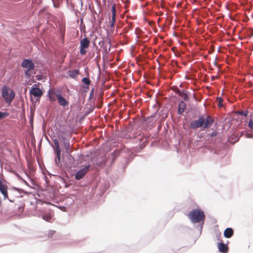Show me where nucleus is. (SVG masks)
<instances>
[{
	"label": "nucleus",
	"instance_id": "nucleus-1",
	"mask_svg": "<svg viewBox=\"0 0 253 253\" xmlns=\"http://www.w3.org/2000/svg\"><path fill=\"white\" fill-rule=\"evenodd\" d=\"M187 216L192 223H199L196 228L201 234L206 217L204 212L201 209H195L190 211Z\"/></svg>",
	"mask_w": 253,
	"mask_h": 253
},
{
	"label": "nucleus",
	"instance_id": "nucleus-2",
	"mask_svg": "<svg viewBox=\"0 0 253 253\" xmlns=\"http://www.w3.org/2000/svg\"><path fill=\"white\" fill-rule=\"evenodd\" d=\"M21 66L23 68L26 69L24 72V75L26 77H29L31 76L32 72L35 74L37 69L35 70V65L33 60L30 58H25L22 60Z\"/></svg>",
	"mask_w": 253,
	"mask_h": 253
},
{
	"label": "nucleus",
	"instance_id": "nucleus-3",
	"mask_svg": "<svg viewBox=\"0 0 253 253\" xmlns=\"http://www.w3.org/2000/svg\"><path fill=\"white\" fill-rule=\"evenodd\" d=\"M1 96L5 102L10 105L15 96V93L8 86L4 85L1 88Z\"/></svg>",
	"mask_w": 253,
	"mask_h": 253
},
{
	"label": "nucleus",
	"instance_id": "nucleus-4",
	"mask_svg": "<svg viewBox=\"0 0 253 253\" xmlns=\"http://www.w3.org/2000/svg\"><path fill=\"white\" fill-rule=\"evenodd\" d=\"M157 113L158 111H156L150 116L142 118L143 125L147 127V129H150L155 126L156 122L158 120Z\"/></svg>",
	"mask_w": 253,
	"mask_h": 253
},
{
	"label": "nucleus",
	"instance_id": "nucleus-5",
	"mask_svg": "<svg viewBox=\"0 0 253 253\" xmlns=\"http://www.w3.org/2000/svg\"><path fill=\"white\" fill-rule=\"evenodd\" d=\"M205 120L204 115H200L197 120H194L190 123V128L192 129L201 128V130H204L203 125H204V121H205Z\"/></svg>",
	"mask_w": 253,
	"mask_h": 253
},
{
	"label": "nucleus",
	"instance_id": "nucleus-6",
	"mask_svg": "<svg viewBox=\"0 0 253 253\" xmlns=\"http://www.w3.org/2000/svg\"><path fill=\"white\" fill-rule=\"evenodd\" d=\"M43 91L36 84H34L29 90V94L31 96H33L36 98V101L40 100L41 97L43 94Z\"/></svg>",
	"mask_w": 253,
	"mask_h": 253
},
{
	"label": "nucleus",
	"instance_id": "nucleus-7",
	"mask_svg": "<svg viewBox=\"0 0 253 253\" xmlns=\"http://www.w3.org/2000/svg\"><path fill=\"white\" fill-rule=\"evenodd\" d=\"M62 94V92L59 89L55 88L49 89L47 92V97L51 102L55 101L56 98Z\"/></svg>",
	"mask_w": 253,
	"mask_h": 253
},
{
	"label": "nucleus",
	"instance_id": "nucleus-8",
	"mask_svg": "<svg viewBox=\"0 0 253 253\" xmlns=\"http://www.w3.org/2000/svg\"><path fill=\"white\" fill-rule=\"evenodd\" d=\"M90 43V40L87 37H84L80 41V52L81 55H84L86 53V49L87 48Z\"/></svg>",
	"mask_w": 253,
	"mask_h": 253
},
{
	"label": "nucleus",
	"instance_id": "nucleus-9",
	"mask_svg": "<svg viewBox=\"0 0 253 253\" xmlns=\"http://www.w3.org/2000/svg\"><path fill=\"white\" fill-rule=\"evenodd\" d=\"M8 187L3 184L0 179V193L3 195L4 200L8 199L10 202L13 203L15 201L14 199H11L8 198Z\"/></svg>",
	"mask_w": 253,
	"mask_h": 253
},
{
	"label": "nucleus",
	"instance_id": "nucleus-10",
	"mask_svg": "<svg viewBox=\"0 0 253 253\" xmlns=\"http://www.w3.org/2000/svg\"><path fill=\"white\" fill-rule=\"evenodd\" d=\"M90 167V165H86L84 168L78 170L75 174V179L77 180L82 179L89 170Z\"/></svg>",
	"mask_w": 253,
	"mask_h": 253
},
{
	"label": "nucleus",
	"instance_id": "nucleus-11",
	"mask_svg": "<svg viewBox=\"0 0 253 253\" xmlns=\"http://www.w3.org/2000/svg\"><path fill=\"white\" fill-rule=\"evenodd\" d=\"M36 216L38 217L42 218L47 222H51L52 220L53 215L49 212H39L36 213Z\"/></svg>",
	"mask_w": 253,
	"mask_h": 253
},
{
	"label": "nucleus",
	"instance_id": "nucleus-12",
	"mask_svg": "<svg viewBox=\"0 0 253 253\" xmlns=\"http://www.w3.org/2000/svg\"><path fill=\"white\" fill-rule=\"evenodd\" d=\"M204 119H205V121H204V130L210 128L211 126L214 121V119L210 115H207L206 117L204 116Z\"/></svg>",
	"mask_w": 253,
	"mask_h": 253
},
{
	"label": "nucleus",
	"instance_id": "nucleus-13",
	"mask_svg": "<svg viewBox=\"0 0 253 253\" xmlns=\"http://www.w3.org/2000/svg\"><path fill=\"white\" fill-rule=\"evenodd\" d=\"M157 111L158 120L160 119V123H161V122L164 121V120L168 117L169 111L166 108H163L161 110Z\"/></svg>",
	"mask_w": 253,
	"mask_h": 253
},
{
	"label": "nucleus",
	"instance_id": "nucleus-14",
	"mask_svg": "<svg viewBox=\"0 0 253 253\" xmlns=\"http://www.w3.org/2000/svg\"><path fill=\"white\" fill-rule=\"evenodd\" d=\"M133 152L132 151H128V157L127 158H125L123 161L122 162L123 164V168L124 169H126L128 164L133 160L134 156H132Z\"/></svg>",
	"mask_w": 253,
	"mask_h": 253
},
{
	"label": "nucleus",
	"instance_id": "nucleus-15",
	"mask_svg": "<svg viewBox=\"0 0 253 253\" xmlns=\"http://www.w3.org/2000/svg\"><path fill=\"white\" fill-rule=\"evenodd\" d=\"M177 93L181 96L184 101H188L190 99V93L185 89L179 90Z\"/></svg>",
	"mask_w": 253,
	"mask_h": 253
},
{
	"label": "nucleus",
	"instance_id": "nucleus-16",
	"mask_svg": "<svg viewBox=\"0 0 253 253\" xmlns=\"http://www.w3.org/2000/svg\"><path fill=\"white\" fill-rule=\"evenodd\" d=\"M122 151L123 150L121 149H116L114 150L111 154V164H113L115 162L116 160L120 156Z\"/></svg>",
	"mask_w": 253,
	"mask_h": 253
},
{
	"label": "nucleus",
	"instance_id": "nucleus-17",
	"mask_svg": "<svg viewBox=\"0 0 253 253\" xmlns=\"http://www.w3.org/2000/svg\"><path fill=\"white\" fill-rule=\"evenodd\" d=\"M186 108V104L183 101H180L178 105L177 113L178 115L183 114L184 110Z\"/></svg>",
	"mask_w": 253,
	"mask_h": 253
},
{
	"label": "nucleus",
	"instance_id": "nucleus-18",
	"mask_svg": "<svg viewBox=\"0 0 253 253\" xmlns=\"http://www.w3.org/2000/svg\"><path fill=\"white\" fill-rule=\"evenodd\" d=\"M56 99L58 103L61 106L65 107L69 104V102L63 96L62 94L59 95Z\"/></svg>",
	"mask_w": 253,
	"mask_h": 253
},
{
	"label": "nucleus",
	"instance_id": "nucleus-19",
	"mask_svg": "<svg viewBox=\"0 0 253 253\" xmlns=\"http://www.w3.org/2000/svg\"><path fill=\"white\" fill-rule=\"evenodd\" d=\"M218 251L222 253H227L228 252V246L226 244L221 242L218 243Z\"/></svg>",
	"mask_w": 253,
	"mask_h": 253
},
{
	"label": "nucleus",
	"instance_id": "nucleus-20",
	"mask_svg": "<svg viewBox=\"0 0 253 253\" xmlns=\"http://www.w3.org/2000/svg\"><path fill=\"white\" fill-rule=\"evenodd\" d=\"M69 76L73 79H75L80 74L79 69L69 70L67 71Z\"/></svg>",
	"mask_w": 253,
	"mask_h": 253
},
{
	"label": "nucleus",
	"instance_id": "nucleus-21",
	"mask_svg": "<svg viewBox=\"0 0 253 253\" xmlns=\"http://www.w3.org/2000/svg\"><path fill=\"white\" fill-rule=\"evenodd\" d=\"M234 234V230L231 227L226 228L224 231L223 235L226 238H230Z\"/></svg>",
	"mask_w": 253,
	"mask_h": 253
},
{
	"label": "nucleus",
	"instance_id": "nucleus-22",
	"mask_svg": "<svg viewBox=\"0 0 253 253\" xmlns=\"http://www.w3.org/2000/svg\"><path fill=\"white\" fill-rule=\"evenodd\" d=\"M12 190H14L16 193L15 194V196L17 197H22V196H20L21 194H26L27 192L24 190L23 189L15 187H11V188Z\"/></svg>",
	"mask_w": 253,
	"mask_h": 253
},
{
	"label": "nucleus",
	"instance_id": "nucleus-23",
	"mask_svg": "<svg viewBox=\"0 0 253 253\" xmlns=\"http://www.w3.org/2000/svg\"><path fill=\"white\" fill-rule=\"evenodd\" d=\"M68 166L69 167H75L77 165V163H75V160L74 157L70 154H68Z\"/></svg>",
	"mask_w": 253,
	"mask_h": 253
},
{
	"label": "nucleus",
	"instance_id": "nucleus-24",
	"mask_svg": "<svg viewBox=\"0 0 253 253\" xmlns=\"http://www.w3.org/2000/svg\"><path fill=\"white\" fill-rule=\"evenodd\" d=\"M244 36L247 38H251L253 36V29L247 28L243 31Z\"/></svg>",
	"mask_w": 253,
	"mask_h": 253
},
{
	"label": "nucleus",
	"instance_id": "nucleus-25",
	"mask_svg": "<svg viewBox=\"0 0 253 253\" xmlns=\"http://www.w3.org/2000/svg\"><path fill=\"white\" fill-rule=\"evenodd\" d=\"M55 165L58 168H61V155H56L55 158Z\"/></svg>",
	"mask_w": 253,
	"mask_h": 253
},
{
	"label": "nucleus",
	"instance_id": "nucleus-26",
	"mask_svg": "<svg viewBox=\"0 0 253 253\" xmlns=\"http://www.w3.org/2000/svg\"><path fill=\"white\" fill-rule=\"evenodd\" d=\"M218 135V132L216 130H213V131L211 133H209L207 135V137H208V139H212L213 137H215V138H216L217 136Z\"/></svg>",
	"mask_w": 253,
	"mask_h": 253
},
{
	"label": "nucleus",
	"instance_id": "nucleus-27",
	"mask_svg": "<svg viewBox=\"0 0 253 253\" xmlns=\"http://www.w3.org/2000/svg\"><path fill=\"white\" fill-rule=\"evenodd\" d=\"M249 113V111L248 110H239L236 112V114L238 115H240L244 117H246Z\"/></svg>",
	"mask_w": 253,
	"mask_h": 253
},
{
	"label": "nucleus",
	"instance_id": "nucleus-28",
	"mask_svg": "<svg viewBox=\"0 0 253 253\" xmlns=\"http://www.w3.org/2000/svg\"><path fill=\"white\" fill-rule=\"evenodd\" d=\"M94 109V106H91L89 108H87V110H85L84 112V117H86L87 115H88L90 113H91Z\"/></svg>",
	"mask_w": 253,
	"mask_h": 253
},
{
	"label": "nucleus",
	"instance_id": "nucleus-29",
	"mask_svg": "<svg viewBox=\"0 0 253 253\" xmlns=\"http://www.w3.org/2000/svg\"><path fill=\"white\" fill-rule=\"evenodd\" d=\"M51 145L52 146L53 149V151L55 155H61V150L60 148V146L57 147H53L52 144H51Z\"/></svg>",
	"mask_w": 253,
	"mask_h": 253
},
{
	"label": "nucleus",
	"instance_id": "nucleus-30",
	"mask_svg": "<svg viewBox=\"0 0 253 253\" xmlns=\"http://www.w3.org/2000/svg\"><path fill=\"white\" fill-rule=\"evenodd\" d=\"M101 47L103 48V53L104 54H107L110 50V47H109L108 49H107V44H105V43H103L101 45Z\"/></svg>",
	"mask_w": 253,
	"mask_h": 253
},
{
	"label": "nucleus",
	"instance_id": "nucleus-31",
	"mask_svg": "<svg viewBox=\"0 0 253 253\" xmlns=\"http://www.w3.org/2000/svg\"><path fill=\"white\" fill-rule=\"evenodd\" d=\"M82 82L84 84V85H89L91 81L87 77H84L82 79Z\"/></svg>",
	"mask_w": 253,
	"mask_h": 253
},
{
	"label": "nucleus",
	"instance_id": "nucleus-32",
	"mask_svg": "<svg viewBox=\"0 0 253 253\" xmlns=\"http://www.w3.org/2000/svg\"><path fill=\"white\" fill-rule=\"evenodd\" d=\"M109 20L110 27V28H113L116 23V16L114 17L113 16H111V18H110Z\"/></svg>",
	"mask_w": 253,
	"mask_h": 253
},
{
	"label": "nucleus",
	"instance_id": "nucleus-33",
	"mask_svg": "<svg viewBox=\"0 0 253 253\" xmlns=\"http://www.w3.org/2000/svg\"><path fill=\"white\" fill-rule=\"evenodd\" d=\"M63 147L65 149L66 152L67 154L69 153V148H70V142L69 141L66 142V143H63Z\"/></svg>",
	"mask_w": 253,
	"mask_h": 253
},
{
	"label": "nucleus",
	"instance_id": "nucleus-34",
	"mask_svg": "<svg viewBox=\"0 0 253 253\" xmlns=\"http://www.w3.org/2000/svg\"><path fill=\"white\" fill-rule=\"evenodd\" d=\"M9 115V113L7 112H0V120L5 118Z\"/></svg>",
	"mask_w": 253,
	"mask_h": 253
},
{
	"label": "nucleus",
	"instance_id": "nucleus-35",
	"mask_svg": "<svg viewBox=\"0 0 253 253\" xmlns=\"http://www.w3.org/2000/svg\"><path fill=\"white\" fill-rule=\"evenodd\" d=\"M59 139L62 143H64L66 142L69 141L64 135H61L60 137H59Z\"/></svg>",
	"mask_w": 253,
	"mask_h": 253
},
{
	"label": "nucleus",
	"instance_id": "nucleus-36",
	"mask_svg": "<svg viewBox=\"0 0 253 253\" xmlns=\"http://www.w3.org/2000/svg\"><path fill=\"white\" fill-rule=\"evenodd\" d=\"M44 181H45V187H49V186H50V181H49V178L46 175H45L44 176Z\"/></svg>",
	"mask_w": 253,
	"mask_h": 253
},
{
	"label": "nucleus",
	"instance_id": "nucleus-37",
	"mask_svg": "<svg viewBox=\"0 0 253 253\" xmlns=\"http://www.w3.org/2000/svg\"><path fill=\"white\" fill-rule=\"evenodd\" d=\"M111 12H112L111 16H113V17H115L116 16V8H115V4H113L111 7Z\"/></svg>",
	"mask_w": 253,
	"mask_h": 253
},
{
	"label": "nucleus",
	"instance_id": "nucleus-38",
	"mask_svg": "<svg viewBox=\"0 0 253 253\" xmlns=\"http://www.w3.org/2000/svg\"><path fill=\"white\" fill-rule=\"evenodd\" d=\"M56 233V231L54 230H49L48 232V237L53 239V235Z\"/></svg>",
	"mask_w": 253,
	"mask_h": 253
},
{
	"label": "nucleus",
	"instance_id": "nucleus-39",
	"mask_svg": "<svg viewBox=\"0 0 253 253\" xmlns=\"http://www.w3.org/2000/svg\"><path fill=\"white\" fill-rule=\"evenodd\" d=\"M82 87L84 89V92H86V91H87V90L89 88V85H84V84H83L82 85Z\"/></svg>",
	"mask_w": 253,
	"mask_h": 253
},
{
	"label": "nucleus",
	"instance_id": "nucleus-40",
	"mask_svg": "<svg viewBox=\"0 0 253 253\" xmlns=\"http://www.w3.org/2000/svg\"><path fill=\"white\" fill-rule=\"evenodd\" d=\"M248 126L251 129H253V121L252 119H250L248 122Z\"/></svg>",
	"mask_w": 253,
	"mask_h": 253
},
{
	"label": "nucleus",
	"instance_id": "nucleus-41",
	"mask_svg": "<svg viewBox=\"0 0 253 253\" xmlns=\"http://www.w3.org/2000/svg\"><path fill=\"white\" fill-rule=\"evenodd\" d=\"M246 137L248 138H253V134L252 133H246L245 134Z\"/></svg>",
	"mask_w": 253,
	"mask_h": 253
},
{
	"label": "nucleus",
	"instance_id": "nucleus-42",
	"mask_svg": "<svg viewBox=\"0 0 253 253\" xmlns=\"http://www.w3.org/2000/svg\"><path fill=\"white\" fill-rule=\"evenodd\" d=\"M94 95V88H92V89L90 91L89 96V100H91L92 98L93 97Z\"/></svg>",
	"mask_w": 253,
	"mask_h": 253
},
{
	"label": "nucleus",
	"instance_id": "nucleus-43",
	"mask_svg": "<svg viewBox=\"0 0 253 253\" xmlns=\"http://www.w3.org/2000/svg\"><path fill=\"white\" fill-rule=\"evenodd\" d=\"M53 141L55 147L59 146V143L57 139L55 138L53 139Z\"/></svg>",
	"mask_w": 253,
	"mask_h": 253
},
{
	"label": "nucleus",
	"instance_id": "nucleus-44",
	"mask_svg": "<svg viewBox=\"0 0 253 253\" xmlns=\"http://www.w3.org/2000/svg\"><path fill=\"white\" fill-rule=\"evenodd\" d=\"M53 6H54V7H55V8H58L59 7V4H60L59 3H57L56 2H54V1H53Z\"/></svg>",
	"mask_w": 253,
	"mask_h": 253
},
{
	"label": "nucleus",
	"instance_id": "nucleus-45",
	"mask_svg": "<svg viewBox=\"0 0 253 253\" xmlns=\"http://www.w3.org/2000/svg\"><path fill=\"white\" fill-rule=\"evenodd\" d=\"M36 78L38 81H40V80H41L42 79V76L41 75H36Z\"/></svg>",
	"mask_w": 253,
	"mask_h": 253
},
{
	"label": "nucleus",
	"instance_id": "nucleus-46",
	"mask_svg": "<svg viewBox=\"0 0 253 253\" xmlns=\"http://www.w3.org/2000/svg\"><path fill=\"white\" fill-rule=\"evenodd\" d=\"M217 100L218 101V102H222V101H223V99L221 97H217Z\"/></svg>",
	"mask_w": 253,
	"mask_h": 253
},
{
	"label": "nucleus",
	"instance_id": "nucleus-47",
	"mask_svg": "<svg viewBox=\"0 0 253 253\" xmlns=\"http://www.w3.org/2000/svg\"><path fill=\"white\" fill-rule=\"evenodd\" d=\"M217 106L219 107H223V104L222 103V102H218Z\"/></svg>",
	"mask_w": 253,
	"mask_h": 253
},
{
	"label": "nucleus",
	"instance_id": "nucleus-48",
	"mask_svg": "<svg viewBox=\"0 0 253 253\" xmlns=\"http://www.w3.org/2000/svg\"><path fill=\"white\" fill-rule=\"evenodd\" d=\"M16 175L19 179H22L21 176L18 173H16Z\"/></svg>",
	"mask_w": 253,
	"mask_h": 253
},
{
	"label": "nucleus",
	"instance_id": "nucleus-49",
	"mask_svg": "<svg viewBox=\"0 0 253 253\" xmlns=\"http://www.w3.org/2000/svg\"><path fill=\"white\" fill-rule=\"evenodd\" d=\"M136 136L133 133H130V137L131 138H135Z\"/></svg>",
	"mask_w": 253,
	"mask_h": 253
},
{
	"label": "nucleus",
	"instance_id": "nucleus-50",
	"mask_svg": "<svg viewBox=\"0 0 253 253\" xmlns=\"http://www.w3.org/2000/svg\"><path fill=\"white\" fill-rule=\"evenodd\" d=\"M103 43H105L102 40L101 41H99V42H98V44L101 46V45H102V44Z\"/></svg>",
	"mask_w": 253,
	"mask_h": 253
},
{
	"label": "nucleus",
	"instance_id": "nucleus-51",
	"mask_svg": "<svg viewBox=\"0 0 253 253\" xmlns=\"http://www.w3.org/2000/svg\"><path fill=\"white\" fill-rule=\"evenodd\" d=\"M145 146V144L144 143V142H142L141 144H140V147L141 148H143Z\"/></svg>",
	"mask_w": 253,
	"mask_h": 253
},
{
	"label": "nucleus",
	"instance_id": "nucleus-52",
	"mask_svg": "<svg viewBox=\"0 0 253 253\" xmlns=\"http://www.w3.org/2000/svg\"><path fill=\"white\" fill-rule=\"evenodd\" d=\"M19 209L20 210H22V211H23L24 210V208L23 207L19 206Z\"/></svg>",
	"mask_w": 253,
	"mask_h": 253
},
{
	"label": "nucleus",
	"instance_id": "nucleus-53",
	"mask_svg": "<svg viewBox=\"0 0 253 253\" xmlns=\"http://www.w3.org/2000/svg\"><path fill=\"white\" fill-rule=\"evenodd\" d=\"M55 0L56 1V2L58 3L59 4L62 1V0Z\"/></svg>",
	"mask_w": 253,
	"mask_h": 253
},
{
	"label": "nucleus",
	"instance_id": "nucleus-54",
	"mask_svg": "<svg viewBox=\"0 0 253 253\" xmlns=\"http://www.w3.org/2000/svg\"><path fill=\"white\" fill-rule=\"evenodd\" d=\"M22 180L24 181V183H25V184H26V185H28V182H27L26 181H25V180H24V179H22Z\"/></svg>",
	"mask_w": 253,
	"mask_h": 253
},
{
	"label": "nucleus",
	"instance_id": "nucleus-55",
	"mask_svg": "<svg viewBox=\"0 0 253 253\" xmlns=\"http://www.w3.org/2000/svg\"><path fill=\"white\" fill-rule=\"evenodd\" d=\"M212 52V49H210L209 50V53L211 54Z\"/></svg>",
	"mask_w": 253,
	"mask_h": 253
},
{
	"label": "nucleus",
	"instance_id": "nucleus-56",
	"mask_svg": "<svg viewBox=\"0 0 253 253\" xmlns=\"http://www.w3.org/2000/svg\"><path fill=\"white\" fill-rule=\"evenodd\" d=\"M141 137H139L138 138V140L140 141V142H139V144H140L141 142Z\"/></svg>",
	"mask_w": 253,
	"mask_h": 253
},
{
	"label": "nucleus",
	"instance_id": "nucleus-57",
	"mask_svg": "<svg viewBox=\"0 0 253 253\" xmlns=\"http://www.w3.org/2000/svg\"><path fill=\"white\" fill-rule=\"evenodd\" d=\"M161 125H159V126H158V129H160V128H161Z\"/></svg>",
	"mask_w": 253,
	"mask_h": 253
},
{
	"label": "nucleus",
	"instance_id": "nucleus-58",
	"mask_svg": "<svg viewBox=\"0 0 253 253\" xmlns=\"http://www.w3.org/2000/svg\"><path fill=\"white\" fill-rule=\"evenodd\" d=\"M108 43H109V44L110 45H111V41H110V40H109V41Z\"/></svg>",
	"mask_w": 253,
	"mask_h": 253
},
{
	"label": "nucleus",
	"instance_id": "nucleus-59",
	"mask_svg": "<svg viewBox=\"0 0 253 253\" xmlns=\"http://www.w3.org/2000/svg\"><path fill=\"white\" fill-rule=\"evenodd\" d=\"M103 1L104 2V3L105 4L106 3V0H103Z\"/></svg>",
	"mask_w": 253,
	"mask_h": 253
},
{
	"label": "nucleus",
	"instance_id": "nucleus-60",
	"mask_svg": "<svg viewBox=\"0 0 253 253\" xmlns=\"http://www.w3.org/2000/svg\"><path fill=\"white\" fill-rule=\"evenodd\" d=\"M81 4H82V5H83V2H82V0H81Z\"/></svg>",
	"mask_w": 253,
	"mask_h": 253
},
{
	"label": "nucleus",
	"instance_id": "nucleus-61",
	"mask_svg": "<svg viewBox=\"0 0 253 253\" xmlns=\"http://www.w3.org/2000/svg\"><path fill=\"white\" fill-rule=\"evenodd\" d=\"M87 69H88V68H87V67H86V68H85V70Z\"/></svg>",
	"mask_w": 253,
	"mask_h": 253
}]
</instances>
